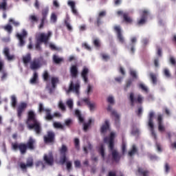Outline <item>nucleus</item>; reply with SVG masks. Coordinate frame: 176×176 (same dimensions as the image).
<instances>
[{"mask_svg":"<svg viewBox=\"0 0 176 176\" xmlns=\"http://www.w3.org/2000/svg\"><path fill=\"white\" fill-rule=\"evenodd\" d=\"M107 102H109V104H114L115 102L112 96H109V98H107Z\"/></svg>","mask_w":176,"mask_h":176,"instance_id":"obj_63","label":"nucleus"},{"mask_svg":"<svg viewBox=\"0 0 176 176\" xmlns=\"http://www.w3.org/2000/svg\"><path fill=\"white\" fill-rule=\"evenodd\" d=\"M102 58L104 61H108V60H109V58H111V57H109V56L108 54H102Z\"/></svg>","mask_w":176,"mask_h":176,"instance_id":"obj_57","label":"nucleus"},{"mask_svg":"<svg viewBox=\"0 0 176 176\" xmlns=\"http://www.w3.org/2000/svg\"><path fill=\"white\" fill-rule=\"evenodd\" d=\"M53 126L55 129H60L61 130H64V125H62L60 122H54Z\"/></svg>","mask_w":176,"mask_h":176,"instance_id":"obj_43","label":"nucleus"},{"mask_svg":"<svg viewBox=\"0 0 176 176\" xmlns=\"http://www.w3.org/2000/svg\"><path fill=\"white\" fill-rule=\"evenodd\" d=\"M153 116H155V113L153 111L150 112L148 116V126L150 129V131L151 132V135H153V138L156 140L157 136L156 135V133H155V125L153 124Z\"/></svg>","mask_w":176,"mask_h":176,"instance_id":"obj_4","label":"nucleus"},{"mask_svg":"<svg viewBox=\"0 0 176 176\" xmlns=\"http://www.w3.org/2000/svg\"><path fill=\"white\" fill-rule=\"evenodd\" d=\"M56 142V133L53 131H48L45 136V144L54 145Z\"/></svg>","mask_w":176,"mask_h":176,"instance_id":"obj_5","label":"nucleus"},{"mask_svg":"<svg viewBox=\"0 0 176 176\" xmlns=\"http://www.w3.org/2000/svg\"><path fill=\"white\" fill-rule=\"evenodd\" d=\"M31 54L28 53L25 56H23L22 60L23 63L25 65H27L29 64V63H31Z\"/></svg>","mask_w":176,"mask_h":176,"instance_id":"obj_29","label":"nucleus"},{"mask_svg":"<svg viewBox=\"0 0 176 176\" xmlns=\"http://www.w3.org/2000/svg\"><path fill=\"white\" fill-rule=\"evenodd\" d=\"M45 111L46 113L45 119L46 120H53L54 116L52 115L51 110L45 109Z\"/></svg>","mask_w":176,"mask_h":176,"instance_id":"obj_33","label":"nucleus"},{"mask_svg":"<svg viewBox=\"0 0 176 176\" xmlns=\"http://www.w3.org/2000/svg\"><path fill=\"white\" fill-rule=\"evenodd\" d=\"M164 75L166 78H170L171 77V74H170V71L168 70V69H164Z\"/></svg>","mask_w":176,"mask_h":176,"instance_id":"obj_52","label":"nucleus"},{"mask_svg":"<svg viewBox=\"0 0 176 176\" xmlns=\"http://www.w3.org/2000/svg\"><path fill=\"white\" fill-rule=\"evenodd\" d=\"M28 34L27 33V31L25 29L22 30L21 34H16V37L18 39H19V45L20 46H24L25 45V41H24V38L27 36Z\"/></svg>","mask_w":176,"mask_h":176,"instance_id":"obj_13","label":"nucleus"},{"mask_svg":"<svg viewBox=\"0 0 176 176\" xmlns=\"http://www.w3.org/2000/svg\"><path fill=\"white\" fill-rule=\"evenodd\" d=\"M100 154L101 155L103 160H105V149L104 148V145L100 146Z\"/></svg>","mask_w":176,"mask_h":176,"instance_id":"obj_42","label":"nucleus"},{"mask_svg":"<svg viewBox=\"0 0 176 176\" xmlns=\"http://www.w3.org/2000/svg\"><path fill=\"white\" fill-rule=\"evenodd\" d=\"M93 122V120L91 118L89 119L88 122L87 123H84V131H87V130L89 129V126H91V122Z\"/></svg>","mask_w":176,"mask_h":176,"instance_id":"obj_38","label":"nucleus"},{"mask_svg":"<svg viewBox=\"0 0 176 176\" xmlns=\"http://www.w3.org/2000/svg\"><path fill=\"white\" fill-rule=\"evenodd\" d=\"M135 153H138V148H137V146L133 144L131 149L128 152V156L133 157V155H135Z\"/></svg>","mask_w":176,"mask_h":176,"instance_id":"obj_28","label":"nucleus"},{"mask_svg":"<svg viewBox=\"0 0 176 176\" xmlns=\"http://www.w3.org/2000/svg\"><path fill=\"white\" fill-rule=\"evenodd\" d=\"M30 83L31 85H36V83H38V73H36V72H34L33 76L30 80Z\"/></svg>","mask_w":176,"mask_h":176,"instance_id":"obj_31","label":"nucleus"},{"mask_svg":"<svg viewBox=\"0 0 176 176\" xmlns=\"http://www.w3.org/2000/svg\"><path fill=\"white\" fill-rule=\"evenodd\" d=\"M93 43L96 47H100V46H101L100 40H98V38L94 39Z\"/></svg>","mask_w":176,"mask_h":176,"instance_id":"obj_53","label":"nucleus"},{"mask_svg":"<svg viewBox=\"0 0 176 176\" xmlns=\"http://www.w3.org/2000/svg\"><path fill=\"white\" fill-rule=\"evenodd\" d=\"M6 6H8V3H6V1H3V2L0 3V10H6Z\"/></svg>","mask_w":176,"mask_h":176,"instance_id":"obj_45","label":"nucleus"},{"mask_svg":"<svg viewBox=\"0 0 176 176\" xmlns=\"http://www.w3.org/2000/svg\"><path fill=\"white\" fill-rule=\"evenodd\" d=\"M70 74L72 78H76L78 76V71L76 65H74L71 67Z\"/></svg>","mask_w":176,"mask_h":176,"instance_id":"obj_25","label":"nucleus"},{"mask_svg":"<svg viewBox=\"0 0 176 176\" xmlns=\"http://www.w3.org/2000/svg\"><path fill=\"white\" fill-rule=\"evenodd\" d=\"M27 103L25 102H21L17 107L16 109V111H17V116L18 118H21L22 115H23V112H24V111H25V109H27Z\"/></svg>","mask_w":176,"mask_h":176,"instance_id":"obj_15","label":"nucleus"},{"mask_svg":"<svg viewBox=\"0 0 176 176\" xmlns=\"http://www.w3.org/2000/svg\"><path fill=\"white\" fill-rule=\"evenodd\" d=\"M115 133H111L109 141V149H112L115 148Z\"/></svg>","mask_w":176,"mask_h":176,"instance_id":"obj_23","label":"nucleus"},{"mask_svg":"<svg viewBox=\"0 0 176 176\" xmlns=\"http://www.w3.org/2000/svg\"><path fill=\"white\" fill-rule=\"evenodd\" d=\"M82 47H85L87 50H91V47L89 46V44L84 43L82 44Z\"/></svg>","mask_w":176,"mask_h":176,"instance_id":"obj_61","label":"nucleus"},{"mask_svg":"<svg viewBox=\"0 0 176 176\" xmlns=\"http://www.w3.org/2000/svg\"><path fill=\"white\" fill-rule=\"evenodd\" d=\"M11 104L12 108H14L17 105V99L16 98V96H12L11 97Z\"/></svg>","mask_w":176,"mask_h":176,"instance_id":"obj_41","label":"nucleus"},{"mask_svg":"<svg viewBox=\"0 0 176 176\" xmlns=\"http://www.w3.org/2000/svg\"><path fill=\"white\" fill-rule=\"evenodd\" d=\"M80 87V85H79V83H76L74 85V82L72 81L69 87V89L67 91V93H69L70 91H75L76 94H79Z\"/></svg>","mask_w":176,"mask_h":176,"instance_id":"obj_17","label":"nucleus"},{"mask_svg":"<svg viewBox=\"0 0 176 176\" xmlns=\"http://www.w3.org/2000/svg\"><path fill=\"white\" fill-rule=\"evenodd\" d=\"M58 108H60V109L62 111H65V104H64V102H63L61 100H60L58 102Z\"/></svg>","mask_w":176,"mask_h":176,"instance_id":"obj_50","label":"nucleus"},{"mask_svg":"<svg viewBox=\"0 0 176 176\" xmlns=\"http://www.w3.org/2000/svg\"><path fill=\"white\" fill-rule=\"evenodd\" d=\"M123 21L126 24H133V18L129 16V13L124 12L123 14Z\"/></svg>","mask_w":176,"mask_h":176,"instance_id":"obj_26","label":"nucleus"},{"mask_svg":"<svg viewBox=\"0 0 176 176\" xmlns=\"http://www.w3.org/2000/svg\"><path fill=\"white\" fill-rule=\"evenodd\" d=\"M138 173L140 175L142 176H149V170L147 169H144V168L138 167Z\"/></svg>","mask_w":176,"mask_h":176,"instance_id":"obj_27","label":"nucleus"},{"mask_svg":"<svg viewBox=\"0 0 176 176\" xmlns=\"http://www.w3.org/2000/svg\"><path fill=\"white\" fill-rule=\"evenodd\" d=\"M139 88H140L141 90H142V91H145V93H148V87H146L145 85L142 83L139 84Z\"/></svg>","mask_w":176,"mask_h":176,"instance_id":"obj_46","label":"nucleus"},{"mask_svg":"<svg viewBox=\"0 0 176 176\" xmlns=\"http://www.w3.org/2000/svg\"><path fill=\"white\" fill-rule=\"evenodd\" d=\"M170 165L166 163L164 166L165 173H166V174H168V173H170Z\"/></svg>","mask_w":176,"mask_h":176,"instance_id":"obj_56","label":"nucleus"},{"mask_svg":"<svg viewBox=\"0 0 176 176\" xmlns=\"http://www.w3.org/2000/svg\"><path fill=\"white\" fill-rule=\"evenodd\" d=\"M107 111L109 112H111V116H114L115 118V123L117 126H119L120 122V116L118 114L116 111H112V106L109 105L107 107Z\"/></svg>","mask_w":176,"mask_h":176,"instance_id":"obj_12","label":"nucleus"},{"mask_svg":"<svg viewBox=\"0 0 176 176\" xmlns=\"http://www.w3.org/2000/svg\"><path fill=\"white\" fill-rule=\"evenodd\" d=\"M129 100L131 102V106L134 107V104H135V102L138 104H142V101H144V98L142 97V96L139 94L137 96V98H135L134 93L131 92L129 94Z\"/></svg>","mask_w":176,"mask_h":176,"instance_id":"obj_6","label":"nucleus"},{"mask_svg":"<svg viewBox=\"0 0 176 176\" xmlns=\"http://www.w3.org/2000/svg\"><path fill=\"white\" fill-rule=\"evenodd\" d=\"M88 74H89V68L84 67L81 72V77L82 78L85 83H87L89 82V78H87Z\"/></svg>","mask_w":176,"mask_h":176,"instance_id":"obj_20","label":"nucleus"},{"mask_svg":"<svg viewBox=\"0 0 176 176\" xmlns=\"http://www.w3.org/2000/svg\"><path fill=\"white\" fill-rule=\"evenodd\" d=\"M149 14V11L147 10H144L142 11L140 19L138 20V25H144L146 23V20L148 19V15Z\"/></svg>","mask_w":176,"mask_h":176,"instance_id":"obj_10","label":"nucleus"},{"mask_svg":"<svg viewBox=\"0 0 176 176\" xmlns=\"http://www.w3.org/2000/svg\"><path fill=\"white\" fill-rule=\"evenodd\" d=\"M102 23V19L100 17H97L96 18V21L95 22V24L97 25V27H100Z\"/></svg>","mask_w":176,"mask_h":176,"instance_id":"obj_49","label":"nucleus"},{"mask_svg":"<svg viewBox=\"0 0 176 176\" xmlns=\"http://www.w3.org/2000/svg\"><path fill=\"white\" fill-rule=\"evenodd\" d=\"M109 151L111 152L112 160H113V162H116V163H118V162L120 161L122 155L119 154L118 150L115 149L114 147H113L112 148H109Z\"/></svg>","mask_w":176,"mask_h":176,"instance_id":"obj_11","label":"nucleus"},{"mask_svg":"<svg viewBox=\"0 0 176 176\" xmlns=\"http://www.w3.org/2000/svg\"><path fill=\"white\" fill-rule=\"evenodd\" d=\"M40 67H41V63L38 59H34L30 63V69H32L33 71H35V69H38V68H40Z\"/></svg>","mask_w":176,"mask_h":176,"instance_id":"obj_22","label":"nucleus"},{"mask_svg":"<svg viewBox=\"0 0 176 176\" xmlns=\"http://www.w3.org/2000/svg\"><path fill=\"white\" fill-rule=\"evenodd\" d=\"M65 25L69 31H72V26L71 25V23H69V18L67 17L65 19Z\"/></svg>","mask_w":176,"mask_h":176,"instance_id":"obj_37","label":"nucleus"},{"mask_svg":"<svg viewBox=\"0 0 176 176\" xmlns=\"http://www.w3.org/2000/svg\"><path fill=\"white\" fill-rule=\"evenodd\" d=\"M50 23L56 24L57 23V14L56 12H52L50 16Z\"/></svg>","mask_w":176,"mask_h":176,"instance_id":"obj_35","label":"nucleus"},{"mask_svg":"<svg viewBox=\"0 0 176 176\" xmlns=\"http://www.w3.org/2000/svg\"><path fill=\"white\" fill-rule=\"evenodd\" d=\"M74 166L76 167V168H80V162L79 160H76L74 161Z\"/></svg>","mask_w":176,"mask_h":176,"instance_id":"obj_60","label":"nucleus"},{"mask_svg":"<svg viewBox=\"0 0 176 176\" xmlns=\"http://www.w3.org/2000/svg\"><path fill=\"white\" fill-rule=\"evenodd\" d=\"M9 23H12L14 27H19L20 25V22L14 21L13 19H9Z\"/></svg>","mask_w":176,"mask_h":176,"instance_id":"obj_47","label":"nucleus"},{"mask_svg":"<svg viewBox=\"0 0 176 176\" xmlns=\"http://www.w3.org/2000/svg\"><path fill=\"white\" fill-rule=\"evenodd\" d=\"M52 60L55 64H60L64 61V58L58 57V56L54 54L53 55Z\"/></svg>","mask_w":176,"mask_h":176,"instance_id":"obj_34","label":"nucleus"},{"mask_svg":"<svg viewBox=\"0 0 176 176\" xmlns=\"http://www.w3.org/2000/svg\"><path fill=\"white\" fill-rule=\"evenodd\" d=\"M133 83V81L131 80H129L128 81H126V85L124 86V90L125 91H127V89H129V87H130V86H131Z\"/></svg>","mask_w":176,"mask_h":176,"instance_id":"obj_48","label":"nucleus"},{"mask_svg":"<svg viewBox=\"0 0 176 176\" xmlns=\"http://www.w3.org/2000/svg\"><path fill=\"white\" fill-rule=\"evenodd\" d=\"M113 30L117 34V39L120 43H124V36H123V33H122V28H120V25L114 26Z\"/></svg>","mask_w":176,"mask_h":176,"instance_id":"obj_8","label":"nucleus"},{"mask_svg":"<svg viewBox=\"0 0 176 176\" xmlns=\"http://www.w3.org/2000/svg\"><path fill=\"white\" fill-rule=\"evenodd\" d=\"M154 65L156 68L159 67V58H156L154 59Z\"/></svg>","mask_w":176,"mask_h":176,"instance_id":"obj_64","label":"nucleus"},{"mask_svg":"<svg viewBox=\"0 0 176 176\" xmlns=\"http://www.w3.org/2000/svg\"><path fill=\"white\" fill-rule=\"evenodd\" d=\"M65 126H67V127H70V126H71V124H72V120H71V119L65 120Z\"/></svg>","mask_w":176,"mask_h":176,"instance_id":"obj_55","label":"nucleus"},{"mask_svg":"<svg viewBox=\"0 0 176 176\" xmlns=\"http://www.w3.org/2000/svg\"><path fill=\"white\" fill-rule=\"evenodd\" d=\"M74 146L77 151L80 149V142L76 138L74 139Z\"/></svg>","mask_w":176,"mask_h":176,"instance_id":"obj_39","label":"nucleus"},{"mask_svg":"<svg viewBox=\"0 0 176 176\" xmlns=\"http://www.w3.org/2000/svg\"><path fill=\"white\" fill-rule=\"evenodd\" d=\"M3 29L5 30V31H7V32H8V34H12V32L13 31V27H12L9 24L4 26Z\"/></svg>","mask_w":176,"mask_h":176,"instance_id":"obj_40","label":"nucleus"},{"mask_svg":"<svg viewBox=\"0 0 176 176\" xmlns=\"http://www.w3.org/2000/svg\"><path fill=\"white\" fill-rule=\"evenodd\" d=\"M28 149L30 151H34L35 149V139L32 138H30L27 144H26Z\"/></svg>","mask_w":176,"mask_h":176,"instance_id":"obj_21","label":"nucleus"},{"mask_svg":"<svg viewBox=\"0 0 176 176\" xmlns=\"http://www.w3.org/2000/svg\"><path fill=\"white\" fill-rule=\"evenodd\" d=\"M45 163L48 166H53V164H54L53 154L50 153L49 155H45Z\"/></svg>","mask_w":176,"mask_h":176,"instance_id":"obj_19","label":"nucleus"},{"mask_svg":"<svg viewBox=\"0 0 176 176\" xmlns=\"http://www.w3.org/2000/svg\"><path fill=\"white\" fill-rule=\"evenodd\" d=\"M66 104L67 107H69V109H72L74 108V102L72 100H67Z\"/></svg>","mask_w":176,"mask_h":176,"instance_id":"obj_51","label":"nucleus"},{"mask_svg":"<svg viewBox=\"0 0 176 176\" xmlns=\"http://www.w3.org/2000/svg\"><path fill=\"white\" fill-rule=\"evenodd\" d=\"M148 76L153 85H157V75H156V74L151 72Z\"/></svg>","mask_w":176,"mask_h":176,"instance_id":"obj_30","label":"nucleus"},{"mask_svg":"<svg viewBox=\"0 0 176 176\" xmlns=\"http://www.w3.org/2000/svg\"><path fill=\"white\" fill-rule=\"evenodd\" d=\"M60 80L58 77H52L51 78V86L50 85H47L46 89H47L50 94H52L54 90H56V87H57V84H58Z\"/></svg>","mask_w":176,"mask_h":176,"instance_id":"obj_7","label":"nucleus"},{"mask_svg":"<svg viewBox=\"0 0 176 176\" xmlns=\"http://www.w3.org/2000/svg\"><path fill=\"white\" fill-rule=\"evenodd\" d=\"M50 49H51V50H58V48H57V47L52 43L50 44Z\"/></svg>","mask_w":176,"mask_h":176,"instance_id":"obj_62","label":"nucleus"},{"mask_svg":"<svg viewBox=\"0 0 176 176\" xmlns=\"http://www.w3.org/2000/svg\"><path fill=\"white\" fill-rule=\"evenodd\" d=\"M36 50H41V45L45 42V33H38L36 36Z\"/></svg>","mask_w":176,"mask_h":176,"instance_id":"obj_9","label":"nucleus"},{"mask_svg":"<svg viewBox=\"0 0 176 176\" xmlns=\"http://www.w3.org/2000/svg\"><path fill=\"white\" fill-rule=\"evenodd\" d=\"M67 152H68V147H67L65 144H63L61 148H59V153L60 155L59 163L62 165L65 164L66 163L67 170L71 171L72 168V162L71 161L67 162V160H68V157H67Z\"/></svg>","mask_w":176,"mask_h":176,"instance_id":"obj_2","label":"nucleus"},{"mask_svg":"<svg viewBox=\"0 0 176 176\" xmlns=\"http://www.w3.org/2000/svg\"><path fill=\"white\" fill-rule=\"evenodd\" d=\"M34 166V160L32 158H28L26 161V164L24 163L20 164V167L22 170H27V167H32Z\"/></svg>","mask_w":176,"mask_h":176,"instance_id":"obj_18","label":"nucleus"},{"mask_svg":"<svg viewBox=\"0 0 176 176\" xmlns=\"http://www.w3.org/2000/svg\"><path fill=\"white\" fill-rule=\"evenodd\" d=\"M3 53L8 61H13L16 58L14 55L10 54V50L8 47H4Z\"/></svg>","mask_w":176,"mask_h":176,"instance_id":"obj_14","label":"nucleus"},{"mask_svg":"<svg viewBox=\"0 0 176 176\" xmlns=\"http://www.w3.org/2000/svg\"><path fill=\"white\" fill-rule=\"evenodd\" d=\"M29 19L31 21L38 22V18L35 15H30Z\"/></svg>","mask_w":176,"mask_h":176,"instance_id":"obj_59","label":"nucleus"},{"mask_svg":"<svg viewBox=\"0 0 176 176\" xmlns=\"http://www.w3.org/2000/svg\"><path fill=\"white\" fill-rule=\"evenodd\" d=\"M81 101L82 102H85V104H86V105H90V98H82V99H81Z\"/></svg>","mask_w":176,"mask_h":176,"instance_id":"obj_54","label":"nucleus"},{"mask_svg":"<svg viewBox=\"0 0 176 176\" xmlns=\"http://www.w3.org/2000/svg\"><path fill=\"white\" fill-rule=\"evenodd\" d=\"M12 148L14 151H19L21 155H25L27 153V144L25 143H12Z\"/></svg>","mask_w":176,"mask_h":176,"instance_id":"obj_3","label":"nucleus"},{"mask_svg":"<svg viewBox=\"0 0 176 176\" xmlns=\"http://www.w3.org/2000/svg\"><path fill=\"white\" fill-rule=\"evenodd\" d=\"M105 16H107V12L106 11H101L99 12L98 14V16L100 19H102V17H105Z\"/></svg>","mask_w":176,"mask_h":176,"instance_id":"obj_58","label":"nucleus"},{"mask_svg":"<svg viewBox=\"0 0 176 176\" xmlns=\"http://www.w3.org/2000/svg\"><path fill=\"white\" fill-rule=\"evenodd\" d=\"M157 123H158V130L163 133V131H166V127H164V124H163V115L159 114L157 116Z\"/></svg>","mask_w":176,"mask_h":176,"instance_id":"obj_16","label":"nucleus"},{"mask_svg":"<svg viewBox=\"0 0 176 176\" xmlns=\"http://www.w3.org/2000/svg\"><path fill=\"white\" fill-rule=\"evenodd\" d=\"M109 129V121L108 120H106L104 121V124L102 126L100 129L101 133H104Z\"/></svg>","mask_w":176,"mask_h":176,"instance_id":"obj_32","label":"nucleus"},{"mask_svg":"<svg viewBox=\"0 0 176 176\" xmlns=\"http://www.w3.org/2000/svg\"><path fill=\"white\" fill-rule=\"evenodd\" d=\"M43 25H45V12H43V18L41 19V23L38 26V29L42 30V28H43Z\"/></svg>","mask_w":176,"mask_h":176,"instance_id":"obj_44","label":"nucleus"},{"mask_svg":"<svg viewBox=\"0 0 176 176\" xmlns=\"http://www.w3.org/2000/svg\"><path fill=\"white\" fill-rule=\"evenodd\" d=\"M26 124L29 130H34L37 134H40L42 131V124H41V122L38 120L36 114L32 110L29 111L28 113Z\"/></svg>","mask_w":176,"mask_h":176,"instance_id":"obj_1","label":"nucleus"},{"mask_svg":"<svg viewBox=\"0 0 176 176\" xmlns=\"http://www.w3.org/2000/svg\"><path fill=\"white\" fill-rule=\"evenodd\" d=\"M52 35H53L52 31H48L45 34V45H47V42H49V40L50 39V36H52Z\"/></svg>","mask_w":176,"mask_h":176,"instance_id":"obj_36","label":"nucleus"},{"mask_svg":"<svg viewBox=\"0 0 176 176\" xmlns=\"http://www.w3.org/2000/svg\"><path fill=\"white\" fill-rule=\"evenodd\" d=\"M131 43L129 45V46L131 47V53H132V54H134L135 52V42H137V37H132L131 39Z\"/></svg>","mask_w":176,"mask_h":176,"instance_id":"obj_24","label":"nucleus"}]
</instances>
